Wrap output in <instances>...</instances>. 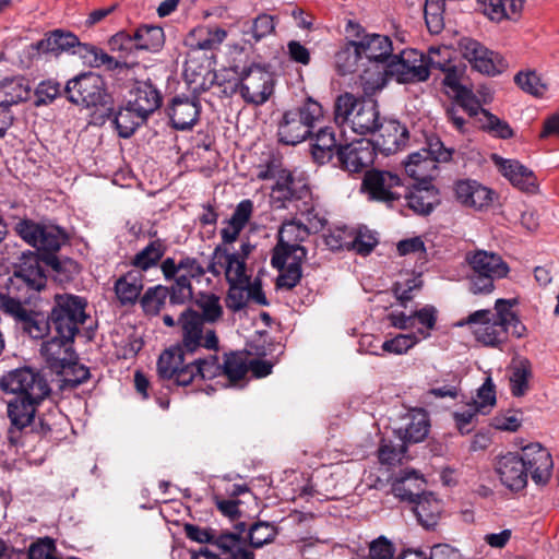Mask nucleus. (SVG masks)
Masks as SVG:
<instances>
[{"mask_svg":"<svg viewBox=\"0 0 559 559\" xmlns=\"http://www.w3.org/2000/svg\"><path fill=\"white\" fill-rule=\"evenodd\" d=\"M423 59L428 76L435 70L442 72L452 63L451 52L447 47H430L426 55L423 53Z\"/></svg>","mask_w":559,"mask_h":559,"instance_id":"obj_55","label":"nucleus"},{"mask_svg":"<svg viewBox=\"0 0 559 559\" xmlns=\"http://www.w3.org/2000/svg\"><path fill=\"white\" fill-rule=\"evenodd\" d=\"M143 289V274L140 271H129L115 283V293L122 306L133 305Z\"/></svg>","mask_w":559,"mask_h":559,"instance_id":"obj_31","label":"nucleus"},{"mask_svg":"<svg viewBox=\"0 0 559 559\" xmlns=\"http://www.w3.org/2000/svg\"><path fill=\"white\" fill-rule=\"evenodd\" d=\"M478 126L484 131L491 133L493 136L500 139H510L513 136V130L510 124L498 118L496 115L488 110H481L478 117Z\"/></svg>","mask_w":559,"mask_h":559,"instance_id":"obj_49","label":"nucleus"},{"mask_svg":"<svg viewBox=\"0 0 559 559\" xmlns=\"http://www.w3.org/2000/svg\"><path fill=\"white\" fill-rule=\"evenodd\" d=\"M165 252L164 242L160 239L153 240L133 257L131 264L142 273L157 265Z\"/></svg>","mask_w":559,"mask_h":559,"instance_id":"obj_41","label":"nucleus"},{"mask_svg":"<svg viewBox=\"0 0 559 559\" xmlns=\"http://www.w3.org/2000/svg\"><path fill=\"white\" fill-rule=\"evenodd\" d=\"M419 342L415 333L399 334L391 340L383 342L381 348L390 354L402 355Z\"/></svg>","mask_w":559,"mask_h":559,"instance_id":"obj_60","label":"nucleus"},{"mask_svg":"<svg viewBox=\"0 0 559 559\" xmlns=\"http://www.w3.org/2000/svg\"><path fill=\"white\" fill-rule=\"evenodd\" d=\"M0 386L16 395L8 404L11 420L8 440L12 445L24 444L23 439L29 433L44 438L51 432V426L45 419L39 418L38 424L34 423L36 407L50 393L47 380L40 372L32 368L12 370L1 378Z\"/></svg>","mask_w":559,"mask_h":559,"instance_id":"obj_2","label":"nucleus"},{"mask_svg":"<svg viewBox=\"0 0 559 559\" xmlns=\"http://www.w3.org/2000/svg\"><path fill=\"white\" fill-rule=\"evenodd\" d=\"M423 286L420 276H413L404 282H396L393 287V294L402 306H406L414 298L413 293L419 290Z\"/></svg>","mask_w":559,"mask_h":559,"instance_id":"obj_61","label":"nucleus"},{"mask_svg":"<svg viewBox=\"0 0 559 559\" xmlns=\"http://www.w3.org/2000/svg\"><path fill=\"white\" fill-rule=\"evenodd\" d=\"M301 262L302 260L292 255L287 263L282 266H274L280 271L276 280L277 288L290 290L300 282L302 276Z\"/></svg>","mask_w":559,"mask_h":559,"instance_id":"obj_45","label":"nucleus"},{"mask_svg":"<svg viewBox=\"0 0 559 559\" xmlns=\"http://www.w3.org/2000/svg\"><path fill=\"white\" fill-rule=\"evenodd\" d=\"M532 365L526 358L513 359L510 366V389L515 397L524 396L530 390Z\"/></svg>","mask_w":559,"mask_h":559,"instance_id":"obj_36","label":"nucleus"},{"mask_svg":"<svg viewBox=\"0 0 559 559\" xmlns=\"http://www.w3.org/2000/svg\"><path fill=\"white\" fill-rule=\"evenodd\" d=\"M15 231L28 245L38 251L48 253L44 259L47 265L55 271L60 270L59 259L51 253L60 250L61 246L67 242L68 236L63 229L56 225L37 224L31 219H23L15 225Z\"/></svg>","mask_w":559,"mask_h":559,"instance_id":"obj_10","label":"nucleus"},{"mask_svg":"<svg viewBox=\"0 0 559 559\" xmlns=\"http://www.w3.org/2000/svg\"><path fill=\"white\" fill-rule=\"evenodd\" d=\"M506 67L504 60L498 53L487 48V53L481 55L473 66V69L483 74L496 75L501 73Z\"/></svg>","mask_w":559,"mask_h":559,"instance_id":"obj_59","label":"nucleus"},{"mask_svg":"<svg viewBox=\"0 0 559 559\" xmlns=\"http://www.w3.org/2000/svg\"><path fill=\"white\" fill-rule=\"evenodd\" d=\"M132 99L129 100L133 110L139 111L142 118H148L162 105L163 97L159 90L153 82L147 80H136L131 90Z\"/></svg>","mask_w":559,"mask_h":559,"instance_id":"obj_26","label":"nucleus"},{"mask_svg":"<svg viewBox=\"0 0 559 559\" xmlns=\"http://www.w3.org/2000/svg\"><path fill=\"white\" fill-rule=\"evenodd\" d=\"M134 39L138 50L158 51L165 43L162 27L156 25H141L134 31Z\"/></svg>","mask_w":559,"mask_h":559,"instance_id":"obj_40","label":"nucleus"},{"mask_svg":"<svg viewBox=\"0 0 559 559\" xmlns=\"http://www.w3.org/2000/svg\"><path fill=\"white\" fill-rule=\"evenodd\" d=\"M383 75L394 78L399 83H417L428 80L423 53L415 49L403 50L390 58L383 67Z\"/></svg>","mask_w":559,"mask_h":559,"instance_id":"obj_16","label":"nucleus"},{"mask_svg":"<svg viewBox=\"0 0 559 559\" xmlns=\"http://www.w3.org/2000/svg\"><path fill=\"white\" fill-rule=\"evenodd\" d=\"M406 443L393 444L383 441L378 450L379 461L382 464L393 465L400 463L406 453Z\"/></svg>","mask_w":559,"mask_h":559,"instance_id":"obj_63","label":"nucleus"},{"mask_svg":"<svg viewBox=\"0 0 559 559\" xmlns=\"http://www.w3.org/2000/svg\"><path fill=\"white\" fill-rule=\"evenodd\" d=\"M469 267L466 281L474 295H489L495 290V282L508 277L510 266L496 252L487 250L469 251L465 255Z\"/></svg>","mask_w":559,"mask_h":559,"instance_id":"obj_8","label":"nucleus"},{"mask_svg":"<svg viewBox=\"0 0 559 559\" xmlns=\"http://www.w3.org/2000/svg\"><path fill=\"white\" fill-rule=\"evenodd\" d=\"M414 513L425 528H433L440 518L442 504L432 492H425L414 503Z\"/></svg>","mask_w":559,"mask_h":559,"instance_id":"obj_33","label":"nucleus"},{"mask_svg":"<svg viewBox=\"0 0 559 559\" xmlns=\"http://www.w3.org/2000/svg\"><path fill=\"white\" fill-rule=\"evenodd\" d=\"M425 479L415 471H403L392 484V492L401 500L415 503L425 491Z\"/></svg>","mask_w":559,"mask_h":559,"instance_id":"obj_28","label":"nucleus"},{"mask_svg":"<svg viewBox=\"0 0 559 559\" xmlns=\"http://www.w3.org/2000/svg\"><path fill=\"white\" fill-rule=\"evenodd\" d=\"M478 2L483 13L495 22L515 19L521 12L519 0H478Z\"/></svg>","mask_w":559,"mask_h":559,"instance_id":"obj_37","label":"nucleus"},{"mask_svg":"<svg viewBox=\"0 0 559 559\" xmlns=\"http://www.w3.org/2000/svg\"><path fill=\"white\" fill-rule=\"evenodd\" d=\"M495 383L491 377H487L477 391L478 401H474L473 404L479 407L481 415H487L490 408L496 404V390Z\"/></svg>","mask_w":559,"mask_h":559,"instance_id":"obj_62","label":"nucleus"},{"mask_svg":"<svg viewBox=\"0 0 559 559\" xmlns=\"http://www.w3.org/2000/svg\"><path fill=\"white\" fill-rule=\"evenodd\" d=\"M239 80L236 91L247 104L263 105L273 94V73L263 66L252 64L243 69L239 74Z\"/></svg>","mask_w":559,"mask_h":559,"instance_id":"obj_15","label":"nucleus"},{"mask_svg":"<svg viewBox=\"0 0 559 559\" xmlns=\"http://www.w3.org/2000/svg\"><path fill=\"white\" fill-rule=\"evenodd\" d=\"M189 369L192 373V381L197 377H200L202 380H211L222 376V364H219L217 355L192 359L190 360Z\"/></svg>","mask_w":559,"mask_h":559,"instance_id":"obj_46","label":"nucleus"},{"mask_svg":"<svg viewBox=\"0 0 559 559\" xmlns=\"http://www.w3.org/2000/svg\"><path fill=\"white\" fill-rule=\"evenodd\" d=\"M336 157L340 166L349 173H359L373 163V147L362 141L338 146Z\"/></svg>","mask_w":559,"mask_h":559,"instance_id":"obj_25","label":"nucleus"},{"mask_svg":"<svg viewBox=\"0 0 559 559\" xmlns=\"http://www.w3.org/2000/svg\"><path fill=\"white\" fill-rule=\"evenodd\" d=\"M527 476L537 485H545L551 477L554 462L549 451L539 443H531L520 453Z\"/></svg>","mask_w":559,"mask_h":559,"instance_id":"obj_19","label":"nucleus"},{"mask_svg":"<svg viewBox=\"0 0 559 559\" xmlns=\"http://www.w3.org/2000/svg\"><path fill=\"white\" fill-rule=\"evenodd\" d=\"M445 0H426L424 14L428 29L438 34L443 28Z\"/></svg>","mask_w":559,"mask_h":559,"instance_id":"obj_53","label":"nucleus"},{"mask_svg":"<svg viewBox=\"0 0 559 559\" xmlns=\"http://www.w3.org/2000/svg\"><path fill=\"white\" fill-rule=\"evenodd\" d=\"M74 340H66L56 334V336L43 343L40 353L44 357L47 367L55 373L64 370V367L78 359L73 349Z\"/></svg>","mask_w":559,"mask_h":559,"instance_id":"obj_23","label":"nucleus"},{"mask_svg":"<svg viewBox=\"0 0 559 559\" xmlns=\"http://www.w3.org/2000/svg\"><path fill=\"white\" fill-rule=\"evenodd\" d=\"M309 236L310 233L302 219L294 217L284 221L278 230V242L271 258L272 266H282L284 263L288 262L292 255L304 260L307 255V250L300 243Z\"/></svg>","mask_w":559,"mask_h":559,"instance_id":"obj_14","label":"nucleus"},{"mask_svg":"<svg viewBox=\"0 0 559 559\" xmlns=\"http://www.w3.org/2000/svg\"><path fill=\"white\" fill-rule=\"evenodd\" d=\"M276 19L267 13H260L249 24L248 29L243 31L246 35H250L258 43L275 32Z\"/></svg>","mask_w":559,"mask_h":559,"instance_id":"obj_52","label":"nucleus"},{"mask_svg":"<svg viewBox=\"0 0 559 559\" xmlns=\"http://www.w3.org/2000/svg\"><path fill=\"white\" fill-rule=\"evenodd\" d=\"M87 300L72 294H57L53 306L46 318L10 294L0 293V310L12 318L15 328L34 340L44 338L52 328L56 334L66 340H74L80 325L88 318Z\"/></svg>","mask_w":559,"mask_h":559,"instance_id":"obj_1","label":"nucleus"},{"mask_svg":"<svg viewBox=\"0 0 559 559\" xmlns=\"http://www.w3.org/2000/svg\"><path fill=\"white\" fill-rule=\"evenodd\" d=\"M495 471L507 488L520 491L527 485L528 476L520 453L508 452L495 461Z\"/></svg>","mask_w":559,"mask_h":559,"instance_id":"obj_21","label":"nucleus"},{"mask_svg":"<svg viewBox=\"0 0 559 559\" xmlns=\"http://www.w3.org/2000/svg\"><path fill=\"white\" fill-rule=\"evenodd\" d=\"M491 160L499 173L514 187L527 192H534L537 189L534 173L519 160L507 159L497 154L491 155Z\"/></svg>","mask_w":559,"mask_h":559,"instance_id":"obj_24","label":"nucleus"},{"mask_svg":"<svg viewBox=\"0 0 559 559\" xmlns=\"http://www.w3.org/2000/svg\"><path fill=\"white\" fill-rule=\"evenodd\" d=\"M276 535V527L269 522L262 521L252 524L246 532L247 542L254 548H260L271 543Z\"/></svg>","mask_w":559,"mask_h":559,"instance_id":"obj_51","label":"nucleus"},{"mask_svg":"<svg viewBox=\"0 0 559 559\" xmlns=\"http://www.w3.org/2000/svg\"><path fill=\"white\" fill-rule=\"evenodd\" d=\"M236 532L215 534L213 545L216 546L225 558L229 557L237 547L247 543V525L243 522L238 523Z\"/></svg>","mask_w":559,"mask_h":559,"instance_id":"obj_42","label":"nucleus"},{"mask_svg":"<svg viewBox=\"0 0 559 559\" xmlns=\"http://www.w3.org/2000/svg\"><path fill=\"white\" fill-rule=\"evenodd\" d=\"M334 121L340 127L348 126L353 132L366 135L374 133L382 120L376 100L344 93L335 99Z\"/></svg>","mask_w":559,"mask_h":559,"instance_id":"obj_7","label":"nucleus"},{"mask_svg":"<svg viewBox=\"0 0 559 559\" xmlns=\"http://www.w3.org/2000/svg\"><path fill=\"white\" fill-rule=\"evenodd\" d=\"M296 213L300 216L299 219L305 223L310 235L321 231L326 225L325 216L314 206L311 198L301 204H296Z\"/></svg>","mask_w":559,"mask_h":559,"instance_id":"obj_43","label":"nucleus"},{"mask_svg":"<svg viewBox=\"0 0 559 559\" xmlns=\"http://www.w3.org/2000/svg\"><path fill=\"white\" fill-rule=\"evenodd\" d=\"M429 431V421L426 412L416 411L408 415V421L404 427L395 430L401 442L417 443L423 441Z\"/></svg>","mask_w":559,"mask_h":559,"instance_id":"obj_32","label":"nucleus"},{"mask_svg":"<svg viewBox=\"0 0 559 559\" xmlns=\"http://www.w3.org/2000/svg\"><path fill=\"white\" fill-rule=\"evenodd\" d=\"M357 44L367 67L364 73H368L370 69L373 68L374 72L369 79L378 84L383 75V67L386 66V63L390 62V58L394 56L392 55V43L390 38L384 35L371 34L365 36L360 41H357Z\"/></svg>","mask_w":559,"mask_h":559,"instance_id":"obj_17","label":"nucleus"},{"mask_svg":"<svg viewBox=\"0 0 559 559\" xmlns=\"http://www.w3.org/2000/svg\"><path fill=\"white\" fill-rule=\"evenodd\" d=\"M324 242L331 250L350 249L353 234L346 227H336L324 236Z\"/></svg>","mask_w":559,"mask_h":559,"instance_id":"obj_64","label":"nucleus"},{"mask_svg":"<svg viewBox=\"0 0 559 559\" xmlns=\"http://www.w3.org/2000/svg\"><path fill=\"white\" fill-rule=\"evenodd\" d=\"M162 273L171 284V304L185 305L192 299L191 278H200L205 269L192 257H185L176 262L174 258H166L160 264Z\"/></svg>","mask_w":559,"mask_h":559,"instance_id":"obj_11","label":"nucleus"},{"mask_svg":"<svg viewBox=\"0 0 559 559\" xmlns=\"http://www.w3.org/2000/svg\"><path fill=\"white\" fill-rule=\"evenodd\" d=\"M24 52L27 56V60H21L24 68H28L33 59L41 53L59 56L62 52L79 55L96 67L106 66L108 69H116L121 66L103 49L91 44H82L73 33L63 29L47 33L43 39L26 46Z\"/></svg>","mask_w":559,"mask_h":559,"instance_id":"obj_6","label":"nucleus"},{"mask_svg":"<svg viewBox=\"0 0 559 559\" xmlns=\"http://www.w3.org/2000/svg\"><path fill=\"white\" fill-rule=\"evenodd\" d=\"M64 95L61 84L53 80L48 79L41 81L35 88L36 106L51 104L57 97Z\"/></svg>","mask_w":559,"mask_h":559,"instance_id":"obj_58","label":"nucleus"},{"mask_svg":"<svg viewBox=\"0 0 559 559\" xmlns=\"http://www.w3.org/2000/svg\"><path fill=\"white\" fill-rule=\"evenodd\" d=\"M227 37V32L223 28H199L193 29L186 39V44L192 49L214 50Z\"/></svg>","mask_w":559,"mask_h":559,"instance_id":"obj_38","label":"nucleus"},{"mask_svg":"<svg viewBox=\"0 0 559 559\" xmlns=\"http://www.w3.org/2000/svg\"><path fill=\"white\" fill-rule=\"evenodd\" d=\"M453 150L444 147L437 136H428L426 145L408 155L404 163L406 174L419 181V185L403 191L405 206L416 215H429L440 203L438 190L428 185L437 174V164L450 162Z\"/></svg>","mask_w":559,"mask_h":559,"instance_id":"obj_4","label":"nucleus"},{"mask_svg":"<svg viewBox=\"0 0 559 559\" xmlns=\"http://www.w3.org/2000/svg\"><path fill=\"white\" fill-rule=\"evenodd\" d=\"M169 297V304H171V286L166 287L157 285L148 288L142 296L140 302L146 314H157L163 306L165 305L166 298Z\"/></svg>","mask_w":559,"mask_h":559,"instance_id":"obj_44","label":"nucleus"},{"mask_svg":"<svg viewBox=\"0 0 559 559\" xmlns=\"http://www.w3.org/2000/svg\"><path fill=\"white\" fill-rule=\"evenodd\" d=\"M376 147L384 155L402 150L408 140V130L396 120H382L377 128Z\"/></svg>","mask_w":559,"mask_h":559,"instance_id":"obj_27","label":"nucleus"},{"mask_svg":"<svg viewBox=\"0 0 559 559\" xmlns=\"http://www.w3.org/2000/svg\"><path fill=\"white\" fill-rule=\"evenodd\" d=\"M311 192L302 178H296L292 171H282L272 189V201L277 209L296 210V204H301L310 199Z\"/></svg>","mask_w":559,"mask_h":559,"instance_id":"obj_18","label":"nucleus"},{"mask_svg":"<svg viewBox=\"0 0 559 559\" xmlns=\"http://www.w3.org/2000/svg\"><path fill=\"white\" fill-rule=\"evenodd\" d=\"M514 81L524 92L535 97H542L548 90L547 84L535 71H521L514 76Z\"/></svg>","mask_w":559,"mask_h":559,"instance_id":"obj_54","label":"nucleus"},{"mask_svg":"<svg viewBox=\"0 0 559 559\" xmlns=\"http://www.w3.org/2000/svg\"><path fill=\"white\" fill-rule=\"evenodd\" d=\"M335 67L341 75L359 72L367 69L357 41H349L335 55Z\"/></svg>","mask_w":559,"mask_h":559,"instance_id":"obj_35","label":"nucleus"},{"mask_svg":"<svg viewBox=\"0 0 559 559\" xmlns=\"http://www.w3.org/2000/svg\"><path fill=\"white\" fill-rule=\"evenodd\" d=\"M166 111L174 129L191 130L199 121L201 104L195 96L177 95L170 99Z\"/></svg>","mask_w":559,"mask_h":559,"instance_id":"obj_22","label":"nucleus"},{"mask_svg":"<svg viewBox=\"0 0 559 559\" xmlns=\"http://www.w3.org/2000/svg\"><path fill=\"white\" fill-rule=\"evenodd\" d=\"M248 371V365L243 358L235 353L226 354L224 362L222 364V374L235 383L241 380Z\"/></svg>","mask_w":559,"mask_h":559,"instance_id":"obj_57","label":"nucleus"},{"mask_svg":"<svg viewBox=\"0 0 559 559\" xmlns=\"http://www.w3.org/2000/svg\"><path fill=\"white\" fill-rule=\"evenodd\" d=\"M57 374L62 377L60 384L62 390L75 389L86 382L91 377L90 369L79 364L78 359H72V361L64 367V370Z\"/></svg>","mask_w":559,"mask_h":559,"instance_id":"obj_47","label":"nucleus"},{"mask_svg":"<svg viewBox=\"0 0 559 559\" xmlns=\"http://www.w3.org/2000/svg\"><path fill=\"white\" fill-rule=\"evenodd\" d=\"M335 148L336 139L332 128H321L314 135L311 148L313 159L323 165L332 159Z\"/></svg>","mask_w":559,"mask_h":559,"instance_id":"obj_39","label":"nucleus"},{"mask_svg":"<svg viewBox=\"0 0 559 559\" xmlns=\"http://www.w3.org/2000/svg\"><path fill=\"white\" fill-rule=\"evenodd\" d=\"M10 280L12 285L17 288L25 286L27 289L36 292L43 289L46 286L47 278L39 255L34 252H23Z\"/></svg>","mask_w":559,"mask_h":559,"instance_id":"obj_20","label":"nucleus"},{"mask_svg":"<svg viewBox=\"0 0 559 559\" xmlns=\"http://www.w3.org/2000/svg\"><path fill=\"white\" fill-rule=\"evenodd\" d=\"M63 92L70 103L85 108H107L112 104L103 78L93 72L82 73L69 80Z\"/></svg>","mask_w":559,"mask_h":559,"instance_id":"obj_12","label":"nucleus"},{"mask_svg":"<svg viewBox=\"0 0 559 559\" xmlns=\"http://www.w3.org/2000/svg\"><path fill=\"white\" fill-rule=\"evenodd\" d=\"M108 117H114L112 122L120 138H130L135 130L146 122L147 118H142L139 111L133 110V106L128 102L127 106L115 111L111 105L104 108Z\"/></svg>","mask_w":559,"mask_h":559,"instance_id":"obj_29","label":"nucleus"},{"mask_svg":"<svg viewBox=\"0 0 559 559\" xmlns=\"http://www.w3.org/2000/svg\"><path fill=\"white\" fill-rule=\"evenodd\" d=\"M31 86L23 76L7 78L0 82V104L5 107L27 100Z\"/></svg>","mask_w":559,"mask_h":559,"instance_id":"obj_34","label":"nucleus"},{"mask_svg":"<svg viewBox=\"0 0 559 559\" xmlns=\"http://www.w3.org/2000/svg\"><path fill=\"white\" fill-rule=\"evenodd\" d=\"M479 409L477 405L469 403L463 409L453 413L455 426L462 435H467L474 430L478 415L481 414Z\"/></svg>","mask_w":559,"mask_h":559,"instance_id":"obj_56","label":"nucleus"},{"mask_svg":"<svg viewBox=\"0 0 559 559\" xmlns=\"http://www.w3.org/2000/svg\"><path fill=\"white\" fill-rule=\"evenodd\" d=\"M195 305L202 310V314L198 313L202 320V324L206 322H214L218 320L223 314L222 306L219 305V298L210 293H200L195 297ZM205 336V332L202 330V337Z\"/></svg>","mask_w":559,"mask_h":559,"instance_id":"obj_48","label":"nucleus"},{"mask_svg":"<svg viewBox=\"0 0 559 559\" xmlns=\"http://www.w3.org/2000/svg\"><path fill=\"white\" fill-rule=\"evenodd\" d=\"M516 304V299H497L495 313L489 309L477 310L459 322V325L479 324L474 330L476 341L485 346L499 347L508 341L510 331L515 337L524 334L525 326L512 310Z\"/></svg>","mask_w":559,"mask_h":559,"instance_id":"obj_5","label":"nucleus"},{"mask_svg":"<svg viewBox=\"0 0 559 559\" xmlns=\"http://www.w3.org/2000/svg\"><path fill=\"white\" fill-rule=\"evenodd\" d=\"M181 343L162 353L157 361V373L162 380L173 381L178 386L192 383L189 356L199 348L218 349V337L214 330H206L202 337V320L198 312L188 308L180 313Z\"/></svg>","mask_w":559,"mask_h":559,"instance_id":"obj_3","label":"nucleus"},{"mask_svg":"<svg viewBox=\"0 0 559 559\" xmlns=\"http://www.w3.org/2000/svg\"><path fill=\"white\" fill-rule=\"evenodd\" d=\"M414 325L418 323L420 326L417 329V336L420 338H428L431 331L435 330L438 319V310L432 305H426L419 310L413 312Z\"/></svg>","mask_w":559,"mask_h":559,"instance_id":"obj_50","label":"nucleus"},{"mask_svg":"<svg viewBox=\"0 0 559 559\" xmlns=\"http://www.w3.org/2000/svg\"><path fill=\"white\" fill-rule=\"evenodd\" d=\"M322 118L321 104L312 97H307L299 106L284 112L278 123V141L286 145H296L305 141Z\"/></svg>","mask_w":559,"mask_h":559,"instance_id":"obj_9","label":"nucleus"},{"mask_svg":"<svg viewBox=\"0 0 559 559\" xmlns=\"http://www.w3.org/2000/svg\"><path fill=\"white\" fill-rule=\"evenodd\" d=\"M214 259L219 262L222 267H225V276L228 283L248 284L250 278L246 274V261L240 258L238 252L228 253L221 247H216Z\"/></svg>","mask_w":559,"mask_h":559,"instance_id":"obj_30","label":"nucleus"},{"mask_svg":"<svg viewBox=\"0 0 559 559\" xmlns=\"http://www.w3.org/2000/svg\"><path fill=\"white\" fill-rule=\"evenodd\" d=\"M404 190L401 177L389 170H367L361 182V191L369 201L380 202L389 207L401 200Z\"/></svg>","mask_w":559,"mask_h":559,"instance_id":"obj_13","label":"nucleus"}]
</instances>
